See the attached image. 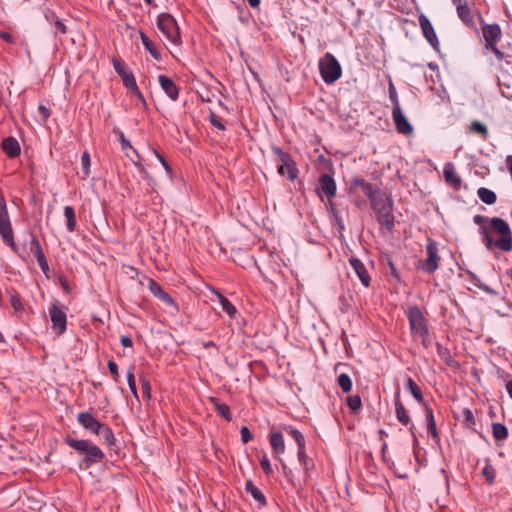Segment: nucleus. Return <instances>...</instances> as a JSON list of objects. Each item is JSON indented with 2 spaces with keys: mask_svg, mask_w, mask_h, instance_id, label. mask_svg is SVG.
<instances>
[{
  "mask_svg": "<svg viewBox=\"0 0 512 512\" xmlns=\"http://www.w3.org/2000/svg\"><path fill=\"white\" fill-rule=\"evenodd\" d=\"M506 389L509 396L512 398V380L507 382Z\"/></svg>",
  "mask_w": 512,
  "mask_h": 512,
  "instance_id": "nucleus-63",
  "label": "nucleus"
},
{
  "mask_svg": "<svg viewBox=\"0 0 512 512\" xmlns=\"http://www.w3.org/2000/svg\"><path fill=\"white\" fill-rule=\"evenodd\" d=\"M127 382H128L129 388H130L131 392L133 393V395L136 398H138V393H137V389H136V381H135L134 374L131 370L128 371V373H127Z\"/></svg>",
  "mask_w": 512,
  "mask_h": 512,
  "instance_id": "nucleus-41",
  "label": "nucleus"
},
{
  "mask_svg": "<svg viewBox=\"0 0 512 512\" xmlns=\"http://www.w3.org/2000/svg\"><path fill=\"white\" fill-rule=\"evenodd\" d=\"M322 193L328 198L334 197L336 194V182L334 178L329 174H322L319 179V187Z\"/></svg>",
  "mask_w": 512,
  "mask_h": 512,
  "instance_id": "nucleus-17",
  "label": "nucleus"
},
{
  "mask_svg": "<svg viewBox=\"0 0 512 512\" xmlns=\"http://www.w3.org/2000/svg\"><path fill=\"white\" fill-rule=\"evenodd\" d=\"M120 343L124 347H131L133 345L132 339L128 336H121Z\"/></svg>",
  "mask_w": 512,
  "mask_h": 512,
  "instance_id": "nucleus-58",
  "label": "nucleus"
},
{
  "mask_svg": "<svg viewBox=\"0 0 512 512\" xmlns=\"http://www.w3.org/2000/svg\"><path fill=\"white\" fill-rule=\"evenodd\" d=\"M65 442L75 449L78 453L85 455L92 442L89 440H78L73 438H67Z\"/></svg>",
  "mask_w": 512,
  "mask_h": 512,
  "instance_id": "nucleus-25",
  "label": "nucleus"
},
{
  "mask_svg": "<svg viewBox=\"0 0 512 512\" xmlns=\"http://www.w3.org/2000/svg\"><path fill=\"white\" fill-rule=\"evenodd\" d=\"M482 475L485 477V479L490 483L492 484L494 479H495V473H494V469L489 466V465H486L483 469H482Z\"/></svg>",
  "mask_w": 512,
  "mask_h": 512,
  "instance_id": "nucleus-42",
  "label": "nucleus"
},
{
  "mask_svg": "<svg viewBox=\"0 0 512 512\" xmlns=\"http://www.w3.org/2000/svg\"><path fill=\"white\" fill-rule=\"evenodd\" d=\"M426 418H427V425L428 430L432 434L433 437H437V431H436V424L433 416V412L431 409H426Z\"/></svg>",
  "mask_w": 512,
  "mask_h": 512,
  "instance_id": "nucleus-38",
  "label": "nucleus"
},
{
  "mask_svg": "<svg viewBox=\"0 0 512 512\" xmlns=\"http://www.w3.org/2000/svg\"><path fill=\"white\" fill-rule=\"evenodd\" d=\"M115 132L118 134L119 136V142L121 143V146H122V149L123 150H131V152L135 155L136 159L135 160L130 154H127V156H129L131 158V160L136 164V165H139V160L141 159L140 155L138 154V152L133 148V146L130 144L129 140H127L123 134V132H121L120 130H115Z\"/></svg>",
  "mask_w": 512,
  "mask_h": 512,
  "instance_id": "nucleus-26",
  "label": "nucleus"
},
{
  "mask_svg": "<svg viewBox=\"0 0 512 512\" xmlns=\"http://www.w3.org/2000/svg\"><path fill=\"white\" fill-rule=\"evenodd\" d=\"M389 98L393 104V107L400 106L396 89L392 83L389 85Z\"/></svg>",
  "mask_w": 512,
  "mask_h": 512,
  "instance_id": "nucleus-46",
  "label": "nucleus"
},
{
  "mask_svg": "<svg viewBox=\"0 0 512 512\" xmlns=\"http://www.w3.org/2000/svg\"><path fill=\"white\" fill-rule=\"evenodd\" d=\"M10 302H11V306L13 307L15 312H20L23 309V305L18 296H15V295L11 296Z\"/></svg>",
  "mask_w": 512,
  "mask_h": 512,
  "instance_id": "nucleus-48",
  "label": "nucleus"
},
{
  "mask_svg": "<svg viewBox=\"0 0 512 512\" xmlns=\"http://www.w3.org/2000/svg\"><path fill=\"white\" fill-rule=\"evenodd\" d=\"M157 27L168 41L175 45L181 43L179 27L173 16L168 13L160 14L157 18Z\"/></svg>",
  "mask_w": 512,
  "mask_h": 512,
  "instance_id": "nucleus-4",
  "label": "nucleus"
},
{
  "mask_svg": "<svg viewBox=\"0 0 512 512\" xmlns=\"http://www.w3.org/2000/svg\"><path fill=\"white\" fill-rule=\"evenodd\" d=\"M240 434H241V440L243 443H248L252 439V434L246 426H243L241 428Z\"/></svg>",
  "mask_w": 512,
  "mask_h": 512,
  "instance_id": "nucleus-50",
  "label": "nucleus"
},
{
  "mask_svg": "<svg viewBox=\"0 0 512 512\" xmlns=\"http://www.w3.org/2000/svg\"><path fill=\"white\" fill-rule=\"evenodd\" d=\"M2 149L10 158L18 156L21 151L18 141L13 137H8L3 140Z\"/></svg>",
  "mask_w": 512,
  "mask_h": 512,
  "instance_id": "nucleus-22",
  "label": "nucleus"
},
{
  "mask_svg": "<svg viewBox=\"0 0 512 512\" xmlns=\"http://www.w3.org/2000/svg\"><path fill=\"white\" fill-rule=\"evenodd\" d=\"M453 4L456 6L458 17L468 26L474 25L473 15L467 2L464 0H452Z\"/></svg>",
  "mask_w": 512,
  "mask_h": 512,
  "instance_id": "nucleus-16",
  "label": "nucleus"
},
{
  "mask_svg": "<svg viewBox=\"0 0 512 512\" xmlns=\"http://www.w3.org/2000/svg\"><path fill=\"white\" fill-rule=\"evenodd\" d=\"M49 315L52 322V328L59 336L66 330L67 316L64 309L58 304L54 303L49 308Z\"/></svg>",
  "mask_w": 512,
  "mask_h": 512,
  "instance_id": "nucleus-8",
  "label": "nucleus"
},
{
  "mask_svg": "<svg viewBox=\"0 0 512 512\" xmlns=\"http://www.w3.org/2000/svg\"><path fill=\"white\" fill-rule=\"evenodd\" d=\"M392 119L395 123L396 130L400 134L408 135L413 132V127L405 117L400 106L393 107L392 109Z\"/></svg>",
  "mask_w": 512,
  "mask_h": 512,
  "instance_id": "nucleus-10",
  "label": "nucleus"
},
{
  "mask_svg": "<svg viewBox=\"0 0 512 512\" xmlns=\"http://www.w3.org/2000/svg\"><path fill=\"white\" fill-rule=\"evenodd\" d=\"M81 165L83 169V178H87L90 173V154L84 151L81 156Z\"/></svg>",
  "mask_w": 512,
  "mask_h": 512,
  "instance_id": "nucleus-37",
  "label": "nucleus"
},
{
  "mask_svg": "<svg viewBox=\"0 0 512 512\" xmlns=\"http://www.w3.org/2000/svg\"><path fill=\"white\" fill-rule=\"evenodd\" d=\"M347 404L352 411L356 412L357 410L360 409V407L362 405L360 396L353 395V396L348 397Z\"/></svg>",
  "mask_w": 512,
  "mask_h": 512,
  "instance_id": "nucleus-40",
  "label": "nucleus"
},
{
  "mask_svg": "<svg viewBox=\"0 0 512 512\" xmlns=\"http://www.w3.org/2000/svg\"><path fill=\"white\" fill-rule=\"evenodd\" d=\"M419 24L426 40L431 44V46L436 47L439 42L429 19L425 15H420Z\"/></svg>",
  "mask_w": 512,
  "mask_h": 512,
  "instance_id": "nucleus-14",
  "label": "nucleus"
},
{
  "mask_svg": "<svg viewBox=\"0 0 512 512\" xmlns=\"http://www.w3.org/2000/svg\"><path fill=\"white\" fill-rule=\"evenodd\" d=\"M77 420L81 426L94 434H97L104 425L89 412L79 413Z\"/></svg>",
  "mask_w": 512,
  "mask_h": 512,
  "instance_id": "nucleus-11",
  "label": "nucleus"
},
{
  "mask_svg": "<svg viewBox=\"0 0 512 512\" xmlns=\"http://www.w3.org/2000/svg\"><path fill=\"white\" fill-rule=\"evenodd\" d=\"M464 414H465V416H466V420H468V421L472 420L473 415H472V412H471L470 410L466 409V410L464 411Z\"/></svg>",
  "mask_w": 512,
  "mask_h": 512,
  "instance_id": "nucleus-64",
  "label": "nucleus"
},
{
  "mask_svg": "<svg viewBox=\"0 0 512 512\" xmlns=\"http://www.w3.org/2000/svg\"><path fill=\"white\" fill-rule=\"evenodd\" d=\"M97 435L102 436L105 444L111 448L114 445L115 437L111 430V428L107 425H103L100 431L97 433Z\"/></svg>",
  "mask_w": 512,
  "mask_h": 512,
  "instance_id": "nucleus-32",
  "label": "nucleus"
},
{
  "mask_svg": "<svg viewBox=\"0 0 512 512\" xmlns=\"http://www.w3.org/2000/svg\"><path fill=\"white\" fill-rule=\"evenodd\" d=\"M213 292L216 295V297L218 298L223 311L226 312L230 317L233 318L237 313L236 307L218 291L213 290Z\"/></svg>",
  "mask_w": 512,
  "mask_h": 512,
  "instance_id": "nucleus-27",
  "label": "nucleus"
},
{
  "mask_svg": "<svg viewBox=\"0 0 512 512\" xmlns=\"http://www.w3.org/2000/svg\"><path fill=\"white\" fill-rule=\"evenodd\" d=\"M38 111L41 115V119L43 122H45L51 115V111L48 107H46L45 105L43 104H40L39 107H38Z\"/></svg>",
  "mask_w": 512,
  "mask_h": 512,
  "instance_id": "nucleus-49",
  "label": "nucleus"
},
{
  "mask_svg": "<svg viewBox=\"0 0 512 512\" xmlns=\"http://www.w3.org/2000/svg\"><path fill=\"white\" fill-rule=\"evenodd\" d=\"M395 412H396L397 420L401 424L408 425L410 423L409 414H408L407 410L405 409L404 405L402 404V402L400 401L399 396H397L395 398Z\"/></svg>",
  "mask_w": 512,
  "mask_h": 512,
  "instance_id": "nucleus-24",
  "label": "nucleus"
},
{
  "mask_svg": "<svg viewBox=\"0 0 512 512\" xmlns=\"http://www.w3.org/2000/svg\"><path fill=\"white\" fill-rule=\"evenodd\" d=\"M270 444L272 449L281 454L285 451V442L281 433L275 432L270 435Z\"/></svg>",
  "mask_w": 512,
  "mask_h": 512,
  "instance_id": "nucleus-28",
  "label": "nucleus"
},
{
  "mask_svg": "<svg viewBox=\"0 0 512 512\" xmlns=\"http://www.w3.org/2000/svg\"><path fill=\"white\" fill-rule=\"evenodd\" d=\"M0 38L3 39L4 41L8 42V43H13L14 42L13 36L10 33H8V32L1 31L0 32Z\"/></svg>",
  "mask_w": 512,
  "mask_h": 512,
  "instance_id": "nucleus-57",
  "label": "nucleus"
},
{
  "mask_svg": "<svg viewBox=\"0 0 512 512\" xmlns=\"http://www.w3.org/2000/svg\"><path fill=\"white\" fill-rule=\"evenodd\" d=\"M290 435L294 438L298 446H304L305 445V439L302 433L296 429L290 430Z\"/></svg>",
  "mask_w": 512,
  "mask_h": 512,
  "instance_id": "nucleus-44",
  "label": "nucleus"
},
{
  "mask_svg": "<svg viewBox=\"0 0 512 512\" xmlns=\"http://www.w3.org/2000/svg\"><path fill=\"white\" fill-rule=\"evenodd\" d=\"M246 491L256 500L260 506L265 505L266 500L263 493L257 488L251 480L246 482Z\"/></svg>",
  "mask_w": 512,
  "mask_h": 512,
  "instance_id": "nucleus-29",
  "label": "nucleus"
},
{
  "mask_svg": "<svg viewBox=\"0 0 512 512\" xmlns=\"http://www.w3.org/2000/svg\"><path fill=\"white\" fill-rule=\"evenodd\" d=\"M260 465H261L262 469L265 471V473H267V474L273 473V469H272V466L270 464V461H269L267 455H262V457L260 458Z\"/></svg>",
  "mask_w": 512,
  "mask_h": 512,
  "instance_id": "nucleus-45",
  "label": "nucleus"
},
{
  "mask_svg": "<svg viewBox=\"0 0 512 512\" xmlns=\"http://www.w3.org/2000/svg\"><path fill=\"white\" fill-rule=\"evenodd\" d=\"M407 389L410 391V393L417 402H423V395L421 389L412 378L407 379Z\"/></svg>",
  "mask_w": 512,
  "mask_h": 512,
  "instance_id": "nucleus-33",
  "label": "nucleus"
},
{
  "mask_svg": "<svg viewBox=\"0 0 512 512\" xmlns=\"http://www.w3.org/2000/svg\"><path fill=\"white\" fill-rule=\"evenodd\" d=\"M55 26L61 33H66V26L59 20L56 21Z\"/></svg>",
  "mask_w": 512,
  "mask_h": 512,
  "instance_id": "nucleus-60",
  "label": "nucleus"
},
{
  "mask_svg": "<svg viewBox=\"0 0 512 512\" xmlns=\"http://www.w3.org/2000/svg\"><path fill=\"white\" fill-rule=\"evenodd\" d=\"M487 49H490L494 55L496 56V58L498 60H503L505 58V54L503 52H501L496 45H493V46H489V47H486Z\"/></svg>",
  "mask_w": 512,
  "mask_h": 512,
  "instance_id": "nucleus-55",
  "label": "nucleus"
},
{
  "mask_svg": "<svg viewBox=\"0 0 512 512\" xmlns=\"http://www.w3.org/2000/svg\"><path fill=\"white\" fill-rule=\"evenodd\" d=\"M274 151L281 161V164L278 167L279 174H287L290 180H294L297 177V169L289 155L283 152L280 148H275Z\"/></svg>",
  "mask_w": 512,
  "mask_h": 512,
  "instance_id": "nucleus-9",
  "label": "nucleus"
},
{
  "mask_svg": "<svg viewBox=\"0 0 512 512\" xmlns=\"http://www.w3.org/2000/svg\"><path fill=\"white\" fill-rule=\"evenodd\" d=\"M477 195L483 203L488 205L494 204L497 200L495 192L485 187L479 188L477 190Z\"/></svg>",
  "mask_w": 512,
  "mask_h": 512,
  "instance_id": "nucleus-30",
  "label": "nucleus"
},
{
  "mask_svg": "<svg viewBox=\"0 0 512 512\" xmlns=\"http://www.w3.org/2000/svg\"><path fill=\"white\" fill-rule=\"evenodd\" d=\"M30 251L35 255L41 270L45 273L48 270V264L44 256V253L41 250L38 240L33 235L31 236L30 241Z\"/></svg>",
  "mask_w": 512,
  "mask_h": 512,
  "instance_id": "nucleus-19",
  "label": "nucleus"
},
{
  "mask_svg": "<svg viewBox=\"0 0 512 512\" xmlns=\"http://www.w3.org/2000/svg\"><path fill=\"white\" fill-rule=\"evenodd\" d=\"M350 190L353 193L361 192L370 200L373 210L379 214L380 224H390L391 200L377 184L369 183L360 177H354L350 181Z\"/></svg>",
  "mask_w": 512,
  "mask_h": 512,
  "instance_id": "nucleus-1",
  "label": "nucleus"
},
{
  "mask_svg": "<svg viewBox=\"0 0 512 512\" xmlns=\"http://www.w3.org/2000/svg\"><path fill=\"white\" fill-rule=\"evenodd\" d=\"M0 236L3 242L13 251H17V244L14 241L12 226H0Z\"/></svg>",
  "mask_w": 512,
  "mask_h": 512,
  "instance_id": "nucleus-23",
  "label": "nucleus"
},
{
  "mask_svg": "<svg viewBox=\"0 0 512 512\" xmlns=\"http://www.w3.org/2000/svg\"><path fill=\"white\" fill-rule=\"evenodd\" d=\"M301 464H303L306 471H308L310 469V467L313 465L309 459H307L306 461H303Z\"/></svg>",
  "mask_w": 512,
  "mask_h": 512,
  "instance_id": "nucleus-62",
  "label": "nucleus"
},
{
  "mask_svg": "<svg viewBox=\"0 0 512 512\" xmlns=\"http://www.w3.org/2000/svg\"><path fill=\"white\" fill-rule=\"evenodd\" d=\"M215 409L216 412L222 416L224 419L230 421L231 420V413L230 409L227 405L222 403H215Z\"/></svg>",
  "mask_w": 512,
  "mask_h": 512,
  "instance_id": "nucleus-39",
  "label": "nucleus"
},
{
  "mask_svg": "<svg viewBox=\"0 0 512 512\" xmlns=\"http://www.w3.org/2000/svg\"><path fill=\"white\" fill-rule=\"evenodd\" d=\"M338 384L345 393H348L352 388V380L349 375L345 373L338 376Z\"/></svg>",
  "mask_w": 512,
  "mask_h": 512,
  "instance_id": "nucleus-36",
  "label": "nucleus"
},
{
  "mask_svg": "<svg viewBox=\"0 0 512 512\" xmlns=\"http://www.w3.org/2000/svg\"><path fill=\"white\" fill-rule=\"evenodd\" d=\"M155 156L159 159L165 170L169 173H171V167L169 166L168 162L164 159L162 155H160L157 150L154 149Z\"/></svg>",
  "mask_w": 512,
  "mask_h": 512,
  "instance_id": "nucleus-54",
  "label": "nucleus"
},
{
  "mask_svg": "<svg viewBox=\"0 0 512 512\" xmlns=\"http://www.w3.org/2000/svg\"><path fill=\"white\" fill-rule=\"evenodd\" d=\"M481 233L487 248H498L509 252L512 250V233L509 226H481Z\"/></svg>",
  "mask_w": 512,
  "mask_h": 512,
  "instance_id": "nucleus-2",
  "label": "nucleus"
},
{
  "mask_svg": "<svg viewBox=\"0 0 512 512\" xmlns=\"http://www.w3.org/2000/svg\"><path fill=\"white\" fill-rule=\"evenodd\" d=\"M64 215L67 219V224H75V212L71 206L65 207Z\"/></svg>",
  "mask_w": 512,
  "mask_h": 512,
  "instance_id": "nucleus-47",
  "label": "nucleus"
},
{
  "mask_svg": "<svg viewBox=\"0 0 512 512\" xmlns=\"http://www.w3.org/2000/svg\"><path fill=\"white\" fill-rule=\"evenodd\" d=\"M483 37L485 39V47L496 45L501 38V29L498 24H489L482 27Z\"/></svg>",
  "mask_w": 512,
  "mask_h": 512,
  "instance_id": "nucleus-13",
  "label": "nucleus"
},
{
  "mask_svg": "<svg viewBox=\"0 0 512 512\" xmlns=\"http://www.w3.org/2000/svg\"><path fill=\"white\" fill-rule=\"evenodd\" d=\"M388 266L390 269V275L392 277H394L397 281H400L399 272L397 271L395 264L393 263V261L390 258H388Z\"/></svg>",
  "mask_w": 512,
  "mask_h": 512,
  "instance_id": "nucleus-52",
  "label": "nucleus"
},
{
  "mask_svg": "<svg viewBox=\"0 0 512 512\" xmlns=\"http://www.w3.org/2000/svg\"><path fill=\"white\" fill-rule=\"evenodd\" d=\"M443 176L445 181L455 189L461 185V179L456 174L455 167L452 163H446L443 169Z\"/></svg>",
  "mask_w": 512,
  "mask_h": 512,
  "instance_id": "nucleus-20",
  "label": "nucleus"
},
{
  "mask_svg": "<svg viewBox=\"0 0 512 512\" xmlns=\"http://www.w3.org/2000/svg\"><path fill=\"white\" fill-rule=\"evenodd\" d=\"M113 66H114L115 71L121 77L124 86L138 98H143L142 93L140 92V90L137 86L134 75L131 72L126 71L124 63H122L118 60H114Z\"/></svg>",
  "mask_w": 512,
  "mask_h": 512,
  "instance_id": "nucleus-7",
  "label": "nucleus"
},
{
  "mask_svg": "<svg viewBox=\"0 0 512 512\" xmlns=\"http://www.w3.org/2000/svg\"><path fill=\"white\" fill-rule=\"evenodd\" d=\"M492 432L496 440H504L508 436L507 428L501 423H494L492 425Z\"/></svg>",
  "mask_w": 512,
  "mask_h": 512,
  "instance_id": "nucleus-34",
  "label": "nucleus"
},
{
  "mask_svg": "<svg viewBox=\"0 0 512 512\" xmlns=\"http://www.w3.org/2000/svg\"><path fill=\"white\" fill-rule=\"evenodd\" d=\"M298 459L300 461V463H302L303 461H306L308 459L306 453H305V445L304 446H298Z\"/></svg>",
  "mask_w": 512,
  "mask_h": 512,
  "instance_id": "nucleus-56",
  "label": "nucleus"
},
{
  "mask_svg": "<svg viewBox=\"0 0 512 512\" xmlns=\"http://www.w3.org/2000/svg\"><path fill=\"white\" fill-rule=\"evenodd\" d=\"M489 224H507V220L500 217H493Z\"/></svg>",
  "mask_w": 512,
  "mask_h": 512,
  "instance_id": "nucleus-59",
  "label": "nucleus"
},
{
  "mask_svg": "<svg viewBox=\"0 0 512 512\" xmlns=\"http://www.w3.org/2000/svg\"><path fill=\"white\" fill-rule=\"evenodd\" d=\"M408 320L412 334L424 340L428 334V328L426 320L418 307L409 308Z\"/></svg>",
  "mask_w": 512,
  "mask_h": 512,
  "instance_id": "nucleus-5",
  "label": "nucleus"
},
{
  "mask_svg": "<svg viewBox=\"0 0 512 512\" xmlns=\"http://www.w3.org/2000/svg\"><path fill=\"white\" fill-rule=\"evenodd\" d=\"M149 290L159 300H161L163 303H165L166 305L171 307V309H172L170 311L171 313L178 311V307L176 306V304H175L174 300L172 299V297L168 293H166L162 289V287L157 282H155L154 280H150V282H149Z\"/></svg>",
  "mask_w": 512,
  "mask_h": 512,
  "instance_id": "nucleus-12",
  "label": "nucleus"
},
{
  "mask_svg": "<svg viewBox=\"0 0 512 512\" xmlns=\"http://www.w3.org/2000/svg\"><path fill=\"white\" fill-rule=\"evenodd\" d=\"M140 38L143 46L149 51L151 56L156 60H160L161 55L157 48L155 47L154 43L149 39V37L145 33L140 32Z\"/></svg>",
  "mask_w": 512,
  "mask_h": 512,
  "instance_id": "nucleus-31",
  "label": "nucleus"
},
{
  "mask_svg": "<svg viewBox=\"0 0 512 512\" xmlns=\"http://www.w3.org/2000/svg\"><path fill=\"white\" fill-rule=\"evenodd\" d=\"M141 390L143 397L150 399L151 397V386L146 378L141 379Z\"/></svg>",
  "mask_w": 512,
  "mask_h": 512,
  "instance_id": "nucleus-43",
  "label": "nucleus"
},
{
  "mask_svg": "<svg viewBox=\"0 0 512 512\" xmlns=\"http://www.w3.org/2000/svg\"><path fill=\"white\" fill-rule=\"evenodd\" d=\"M349 262L361 283L365 287H368L370 284V276L363 262L355 257H351Z\"/></svg>",
  "mask_w": 512,
  "mask_h": 512,
  "instance_id": "nucleus-18",
  "label": "nucleus"
},
{
  "mask_svg": "<svg viewBox=\"0 0 512 512\" xmlns=\"http://www.w3.org/2000/svg\"><path fill=\"white\" fill-rule=\"evenodd\" d=\"M426 253L427 257L425 261L422 263L421 268L425 272L431 274L434 273L439 268L440 262L437 243L431 238H428V243L426 245Z\"/></svg>",
  "mask_w": 512,
  "mask_h": 512,
  "instance_id": "nucleus-6",
  "label": "nucleus"
},
{
  "mask_svg": "<svg viewBox=\"0 0 512 512\" xmlns=\"http://www.w3.org/2000/svg\"><path fill=\"white\" fill-rule=\"evenodd\" d=\"M103 458L104 453L102 452V450L92 443L85 454L84 461L86 466L88 467L93 463L101 462Z\"/></svg>",
  "mask_w": 512,
  "mask_h": 512,
  "instance_id": "nucleus-21",
  "label": "nucleus"
},
{
  "mask_svg": "<svg viewBox=\"0 0 512 512\" xmlns=\"http://www.w3.org/2000/svg\"><path fill=\"white\" fill-rule=\"evenodd\" d=\"M470 129L472 132L479 134L484 140L488 138V129L483 123L475 120L471 123Z\"/></svg>",
  "mask_w": 512,
  "mask_h": 512,
  "instance_id": "nucleus-35",
  "label": "nucleus"
},
{
  "mask_svg": "<svg viewBox=\"0 0 512 512\" xmlns=\"http://www.w3.org/2000/svg\"><path fill=\"white\" fill-rule=\"evenodd\" d=\"M107 366L114 380H117L119 376L117 364L114 361L110 360L108 361Z\"/></svg>",
  "mask_w": 512,
  "mask_h": 512,
  "instance_id": "nucleus-51",
  "label": "nucleus"
},
{
  "mask_svg": "<svg viewBox=\"0 0 512 512\" xmlns=\"http://www.w3.org/2000/svg\"><path fill=\"white\" fill-rule=\"evenodd\" d=\"M210 123L220 129V130H224L225 129V126L223 125V123L219 120V118L215 115V114H211L210 115Z\"/></svg>",
  "mask_w": 512,
  "mask_h": 512,
  "instance_id": "nucleus-53",
  "label": "nucleus"
},
{
  "mask_svg": "<svg viewBox=\"0 0 512 512\" xmlns=\"http://www.w3.org/2000/svg\"><path fill=\"white\" fill-rule=\"evenodd\" d=\"M158 81L162 90L167 94V96L171 100L176 101L179 97V89L175 82L166 75H159Z\"/></svg>",
  "mask_w": 512,
  "mask_h": 512,
  "instance_id": "nucleus-15",
  "label": "nucleus"
},
{
  "mask_svg": "<svg viewBox=\"0 0 512 512\" xmlns=\"http://www.w3.org/2000/svg\"><path fill=\"white\" fill-rule=\"evenodd\" d=\"M250 7L257 8L260 5V0H246Z\"/></svg>",
  "mask_w": 512,
  "mask_h": 512,
  "instance_id": "nucleus-61",
  "label": "nucleus"
},
{
  "mask_svg": "<svg viewBox=\"0 0 512 512\" xmlns=\"http://www.w3.org/2000/svg\"><path fill=\"white\" fill-rule=\"evenodd\" d=\"M319 71L326 84H333L342 76L340 63L329 52L319 60Z\"/></svg>",
  "mask_w": 512,
  "mask_h": 512,
  "instance_id": "nucleus-3",
  "label": "nucleus"
}]
</instances>
